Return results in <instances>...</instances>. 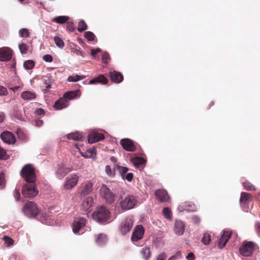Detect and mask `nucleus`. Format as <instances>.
I'll use <instances>...</instances> for the list:
<instances>
[{"mask_svg":"<svg viewBox=\"0 0 260 260\" xmlns=\"http://www.w3.org/2000/svg\"><path fill=\"white\" fill-rule=\"evenodd\" d=\"M5 119V115L4 113H0V123L4 121Z\"/></svg>","mask_w":260,"mask_h":260,"instance_id":"62","label":"nucleus"},{"mask_svg":"<svg viewBox=\"0 0 260 260\" xmlns=\"http://www.w3.org/2000/svg\"><path fill=\"white\" fill-rule=\"evenodd\" d=\"M134 166L138 168H143L146 163V160L143 157H136L132 159Z\"/></svg>","mask_w":260,"mask_h":260,"instance_id":"24","label":"nucleus"},{"mask_svg":"<svg viewBox=\"0 0 260 260\" xmlns=\"http://www.w3.org/2000/svg\"><path fill=\"white\" fill-rule=\"evenodd\" d=\"M67 138L69 140H73L75 141L80 140L82 138V135L79 132H75L74 133H71L67 136Z\"/></svg>","mask_w":260,"mask_h":260,"instance_id":"30","label":"nucleus"},{"mask_svg":"<svg viewBox=\"0 0 260 260\" xmlns=\"http://www.w3.org/2000/svg\"><path fill=\"white\" fill-rule=\"evenodd\" d=\"M101 49L98 48L95 49H91V55L93 57V58H95V55L99 52H101Z\"/></svg>","mask_w":260,"mask_h":260,"instance_id":"55","label":"nucleus"},{"mask_svg":"<svg viewBox=\"0 0 260 260\" xmlns=\"http://www.w3.org/2000/svg\"><path fill=\"white\" fill-rule=\"evenodd\" d=\"M107 240L106 235L103 234H99L96 239V242L100 245L104 244L106 242Z\"/></svg>","mask_w":260,"mask_h":260,"instance_id":"36","label":"nucleus"},{"mask_svg":"<svg viewBox=\"0 0 260 260\" xmlns=\"http://www.w3.org/2000/svg\"><path fill=\"white\" fill-rule=\"evenodd\" d=\"M93 204V199L91 197L86 198L81 204V209L84 211H87Z\"/></svg>","mask_w":260,"mask_h":260,"instance_id":"25","label":"nucleus"},{"mask_svg":"<svg viewBox=\"0 0 260 260\" xmlns=\"http://www.w3.org/2000/svg\"><path fill=\"white\" fill-rule=\"evenodd\" d=\"M35 183L25 184L23 186L22 193L25 198H34L38 194V191L36 189Z\"/></svg>","mask_w":260,"mask_h":260,"instance_id":"6","label":"nucleus"},{"mask_svg":"<svg viewBox=\"0 0 260 260\" xmlns=\"http://www.w3.org/2000/svg\"><path fill=\"white\" fill-rule=\"evenodd\" d=\"M72 171V167H66L64 165H60L58 166L57 170L55 172L56 177L59 179H62L67 174Z\"/></svg>","mask_w":260,"mask_h":260,"instance_id":"15","label":"nucleus"},{"mask_svg":"<svg viewBox=\"0 0 260 260\" xmlns=\"http://www.w3.org/2000/svg\"><path fill=\"white\" fill-rule=\"evenodd\" d=\"M141 253L145 260H148L151 256V251L149 247H144L141 250Z\"/></svg>","mask_w":260,"mask_h":260,"instance_id":"31","label":"nucleus"},{"mask_svg":"<svg viewBox=\"0 0 260 260\" xmlns=\"http://www.w3.org/2000/svg\"><path fill=\"white\" fill-rule=\"evenodd\" d=\"M201 241L204 245H208L211 241V237L209 234L205 233L203 235Z\"/></svg>","mask_w":260,"mask_h":260,"instance_id":"39","label":"nucleus"},{"mask_svg":"<svg viewBox=\"0 0 260 260\" xmlns=\"http://www.w3.org/2000/svg\"><path fill=\"white\" fill-rule=\"evenodd\" d=\"M7 94V89L4 86H0V95H6Z\"/></svg>","mask_w":260,"mask_h":260,"instance_id":"54","label":"nucleus"},{"mask_svg":"<svg viewBox=\"0 0 260 260\" xmlns=\"http://www.w3.org/2000/svg\"><path fill=\"white\" fill-rule=\"evenodd\" d=\"M115 168H116L114 167V168L111 169L110 166L107 165L105 167V172L108 176L110 177H114L115 175Z\"/></svg>","mask_w":260,"mask_h":260,"instance_id":"38","label":"nucleus"},{"mask_svg":"<svg viewBox=\"0 0 260 260\" xmlns=\"http://www.w3.org/2000/svg\"><path fill=\"white\" fill-rule=\"evenodd\" d=\"M43 59L44 61L48 62H51L53 61V58L50 54H46L43 56Z\"/></svg>","mask_w":260,"mask_h":260,"instance_id":"50","label":"nucleus"},{"mask_svg":"<svg viewBox=\"0 0 260 260\" xmlns=\"http://www.w3.org/2000/svg\"><path fill=\"white\" fill-rule=\"evenodd\" d=\"M78 176L75 174L72 175L70 177H67L63 185L64 188L67 190L72 188L76 185L78 181Z\"/></svg>","mask_w":260,"mask_h":260,"instance_id":"12","label":"nucleus"},{"mask_svg":"<svg viewBox=\"0 0 260 260\" xmlns=\"http://www.w3.org/2000/svg\"><path fill=\"white\" fill-rule=\"evenodd\" d=\"M21 97L24 100H30L36 99V94L35 92L26 91L22 92Z\"/></svg>","mask_w":260,"mask_h":260,"instance_id":"28","label":"nucleus"},{"mask_svg":"<svg viewBox=\"0 0 260 260\" xmlns=\"http://www.w3.org/2000/svg\"><path fill=\"white\" fill-rule=\"evenodd\" d=\"M133 226V220L129 217H127L120 223L119 227L120 232L122 235H125L131 231Z\"/></svg>","mask_w":260,"mask_h":260,"instance_id":"7","label":"nucleus"},{"mask_svg":"<svg viewBox=\"0 0 260 260\" xmlns=\"http://www.w3.org/2000/svg\"><path fill=\"white\" fill-rule=\"evenodd\" d=\"M44 86H42V91L44 93L48 92L51 87L53 82V78L51 76H46L42 80Z\"/></svg>","mask_w":260,"mask_h":260,"instance_id":"19","label":"nucleus"},{"mask_svg":"<svg viewBox=\"0 0 260 260\" xmlns=\"http://www.w3.org/2000/svg\"><path fill=\"white\" fill-rule=\"evenodd\" d=\"M255 244L252 242H245L243 245L240 247V253L245 256H249L252 253L254 250Z\"/></svg>","mask_w":260,"mask_h":260,"instance_id":"8","label":"nucleus"},{"mask_svg":"<svg viewBox=\"0 0 260 260\" xmlns=\"http://www.w3.org/2000/svg\"><path fill=\"white\" fill-rule=\"evenodd\" d=\"M92 184L88 182L85 184L81 190V194L82 195H86L89 194L92 190Z\"/></svg>","mask_w":260,"mask_h":260,"instance_id":"29","label":"nucleus"},{"mask_svg":"<svg viewBox=\"0 0 260 260\" xmlns=\"http://www.w3.org/2000/svg\"><path fill=\"white\" fill-rule=\"evenodd\" d=\"M36 125L37 126H41L43 124V121L39 119H36L35 120Z\"/></svg>","mask_w":260,"mask_h":260,"instance_id":"59","label":"nucleus"},{"mask_svg":"<svg viewBox=\"0 0 260 260\" xmlns=\"http://www.w3.org/2000/svg\"><path fill=\"white\" fill-rule=\"evenodd\" d=\"M86 223V220L83 217H76L73 223V231L75 233L82 232L83 229Z\"/></svg>","mask_w":260,"mask_h":260,"instance_id":"9","label":"nucleus"},{"mask_svg":"<svg viewBox=\"0 0 260 260\" xmlns=\"http://www.w3.org/2000/svg\"><path fill=\"white\" fill-rule=\"evenodd\" d=\"M22 211L26 216L33 218L36 217L40 212L37 205L33 202L26 203L24 205Z\"/></svg>","mask_w":260,"mask_h":260,"instance_id":"3","label":"nucleus"},{"mask_svg":"<svg viewBox=\"0 0 260 260\" xmlns=\"http://www.w3.org/2000/svg\"><path fill=\"white\" fill-rule=\"evenodd\" d=\"M105 138L104 135L102 133L93 132L88 136V141L89 143H94Z\"/></svg>","mask_w":260,"mask_h":260,"instance_id":"17","label":"nucleus"},{"mask_svg":"<svg viewBox=\"0 0 260 260\" xmlns=\"http://www.w3.org/2000/svg\"><path fill=\"white\" fill-rule=\"evenodd\" d=\"M120 144L122 148L129 152H134L136 149V145L131 139L127 138L122 139L120 141Z\"/></svg>","mask_w":260,"mask_h":260,"instance_id":"10","label":"nucleus"},{"mask_svg":"<svg viewBox=\"0 0 260 260\" xmlns=\"http://www.w3.org/2000/svg\"><path fill=\"white\" fill-rule=\"evenodd\" d=\"M19 48L21 54H25L27 53L28 47L26 44H20L19 45Z\"/></svg>","mask_w":260,"mask_h":260,"instance_id":"43","label":"nucleus"},{"mask_svg":"<svg viewBox=\"0 0 260 260\" xmlns=\"http://www.w3.org/2000/svg\"><path fill=\"white\" fill-rule=\"evenodd\" d=\"M144 229L141 225H137L134 229L131 237L133 241L137 242L143 238Z\"/></svg>","mask_w":260,"mask_h":260,"instance_id":"13","label":"nucleus"},{"mask_svg":"<svg viewBox=\"0 0 260 260\" xmlns=\"http://www.w3.org/2000/svg\"><path fill=\"white\" fill-rule=\"evenodd\" d=\"M192 219L195 223H199L200 222V218L197 216H192Z\"/></svg>","mask_w":260,"mask_h":260,"instance_id":"60","label":"nucleus"},{"mask_svg":"<svg viewBox=\"0 0 260 260\" xmlns=\"http://www.w3.org/2000/svg\"><path fill=\"white\" fill-rule=\"evenodd\" d=\"M35 65V62L32 60H27L24 61L23 63L24 68L25 70H31L32 69Z\"/></svg>","mask_w":260,"mask_h":260,"instance_id":"33","label":"nucleus"},{"mask_svg":"<svg viewBox=\"0 0 260 260\" xmlns=\"http://www.w3.org/2000/svg\"><path fill=\"white\" fill-rule=\"evenodd\" d=\"M85 38L89 41H94L95 38L94 34L91 31H86L84 34Z\"/></svg>","mask_w":260,"mask_h":260,"instance_id":"44","label":"nucleus"},{"mask_svg":"<svg viewBox=\"0 0 260 260\" xmlns=\"http://www.w3.org/2000/svg\"><path fill=\"white\" fill-rule=\"evenodd\" d=\"M109 74L111 80L115 83H120L123 80V75L119 72L113 71L109 72Z\"/></svg>","mask_w":260,"mask_h":260,"instance_id":"21","label":"nucleus"},{"mask_svg":"<svg viewBox=\"0 0 260 260\" xmlns=\"http://www.w3.org/2000/svg\"><path fill=\"white\" fill-rule=\"evenodd\" d=\"M68 101L63 98H60L55 102L54 107L56 110H60L68 106Z\"/></svg>","mask_w":260,"mask_h":260,"instance_id":"26","label":"nucleus"},{"mask_svg":"<svg viewBox=\"0 0 260 260\" xmlns=\"http://www.w3.org/2000/svg\"><path fill=\"white\" fill-rule=\"evenodd\" d=\"M19 36L22 38H28L30 36V33L28 29L22 28L19 31Z\"/></svg>","mask_w":260,"mask_h":260,"instance_id":"40","label":"nucleus"},{"mask_svg":"<svg viewBox=\"0 0 260 260\" xmlns=\"http://www.w3.org/2000/svg\"><path fill=\"white\" fill-rule=\"evenodd\" d=\"M67 28L70 32H73L75 30V26L73 22H68L67 23Z\"/></svg>","mask_w":260,"mask_h":260,"instance_id":"49","label":"nucleus"},{"mask_svg":"<svg viewBox=\"0 0 260 260\" xmlns=\"http://www.w3.org/2000/svg\"><path fill=\"white\" fill-rule=\"evenodd\" d=\"M5 179L4 174L3 173H0V185L3 186L5 184Z\"/></svg>","mask_w":260,"mask_h":260,"instance_id":"57","label":"nucleus"},{"mask_svg":"<svg viewBox=\"0 0 260 260\" xmlns=\"http://www.w3.org/2000/svg\"><path fill=\"white\" fill-rule=\"evenodd\" d=\"M133 174L132 173H127L126 175L124 176V178L123 179H126L127 181L131 182L133 178Z\"/></svg>","mask_w":260,"mask_h":260,"instance_id":"52","label":"nucleus"},{"mask_svg":"<svg viewBox=\"0 0 260 260\" xmlns=\"http://www.w3.org/2000/svg\"><path fill=\"white\" fill-rule=\"evenodd\" d=\"M162 213L164 216L169 219H171L172 216V213L171 210L168 208H165L162 210Z\"/></svg>","mask_w":260,"mask_h":260,"instance_id":"47","label":"nucleus"},{"mask_svg":"<svg viewBox=\"0 0 260 260\" xmlns=\"http://www.w3.org/2000/svg\"><path fill=\"white\" fill-rule=\"evenodd\" d=\"M110 159L113 164H115L117 162V158L114 156H111Z\"/></svg>","mask_w":260,"mask_h":260,"instance_id":"63","label":"nucleus"},{"mask_svg":"<svg viewBox=\"0 0 260 260\" xmlns=\"http://www.w3.org/2000/svg\"><path fill=\"white\" fill-rule=\"evenodd\" d=\"M137 200L134 196L128 195L120 201V212L125 211L133 208L136 205Z\"/></svg>","mask_w":260,"mask_h":260,"instance_id":"4","label":"nucleus"},{"mask_svg":"<svg viewBox=\"0 0 260 260\" xmlns=\"http://www.w3.org/2000/svg\"><path fill=\"white\" fill-rule=\"evenodd\" d=\"M167 258L166 254L165 252H162L159 254L156 257V260H166Z\"/></svg>","mask_w":260,"mask_h":260,"instance_id":"56","label":"nucleus"},{"mask_svg":"<svg viewBox=\"0 0 260 260\" xmlns=\"http://www.w3.org/2000/svg\"><path fill=\"white\" fill-rule=\"evenodd\" d=\"M243 185L245 189L247 190H255L254 186L248 181H246L243 183Z\"/></svg>","mask_w":260,"mask_h":260,"instance_id":"42","label":"nucleus"},{"mask_svg":"<svg viewBox=\"0 0 260 260\" xmlns=\"http://www.w3.org/2000/svg\"><path fill=\"white\" fill-rule=\"evenodd\" d=\"M2 239L5 241V243L7 246H11L14 243L13 240L7 236H4Z\"/></svg>","mask_w":260,"mask_h":260,"instance_id":"46","label":"nucleus"},{"mask_svg":"<svg viewBox=\"0 0 260 260\" xmlns=\"http://www.w3.org/2000/svg\"><path fill=\"white\" fill-rule=\"evenodd\" d=\"M252 199L253 198L251 194L245 192H242L240 198L241 206L243 207V208L247 209L248 208L249 203L252 200Z\"/></svg>","mask_w":260,"mask_h":260,"instance_id":"14","label":"nucleus"},{"mask_svg":"<svg viewBox=\"0 0 260 260\" xmlns=\"http://www.w3.org/2000/svg\"><path fill=\"white\" fill-rule=\"evenodd\" d=\"M35 113L38 115H44L45 112L42 108H38L35 111Z\"/></svg>","mask_w":260,"mask_h":260,"instance_id":"53","label":"nucleus"},{"mask_svg":"<svg viewBox=\"0 0 260 260\" xmlns=\"http://www.w3.org/2000/svg\"><path fill=\"white\" fill-rule=\"evenodd\" d=\"M100 193L107 203L111 204L114 202L115 195L106 185H102L101 187Z\"/></svg>","mask_w":260,"mask_h":260,"instance_id":"5","label":"nucleus"},{"mask_svg":"<svg viewBox=\"0 0 260 260\" xmlns=\"http://www.w3.org/2000/svg\"><path fill=\"white\" fill-rule=\"evenodd\" d=\"M87 29V25L84 20H81L78 23L77 30L79 32H82Z\"/></svg>","mask_w":260,"mask_h":260,"instance_id":"37","label":"nucleus"},{"mask_svg":"<svg viewBox=\"0 0 260 260\" xmlns=\"http://www.w3.org/2000/svg\"><path fill=\"white\" fill-rule=\"evenodd\" d=\"M155 196L161 202H167L169 199L168 192L164 189H157L155 191Z\"/></svg>","mask_w":260,"mask_h":260,"instance_id":"22","label":"nucleus"},{"mask_svg":"<svg viewBox=\"0 0 260 260\" xmlns=\"http://www.w3.org/2000/svg\"><path fill=\"white\" fill-rule=\"evenodd\" d=\"M115 167L116 168L122 178H124L125 174L128 171V169L127 167H122L119 165H115Z\"/></svg>","mask_w":260,"mask_h":260,"instance_id":"32","label":"nucleus"},{"mask_svg":"<svg viewBox=\"0 0 260 260\" xmlns=\"http://www.w3.org/2000/svg\"><path fill=\"white\" fill-rule=\"evenodd\" d=\"M79 94V90L68 91L64 94L63 96L66 100L68 101V100H73L75 98L80 96Z\"/></svg>","mask_w":260,"mask_h":260,"instance_id":"27","label":"nucleus"},{"mask_svg":"<svg viewBox=\"0 0 260 260\" xmlns=\"http://www.w3.org/2000/svg\"><path fill=\"white\" fill-rule=\"evenodd\" d=\"M186 258L188 260H194L195 257L194 254L192 252L189 253L186 256Z\"/></svg>","mask_w":260,"mask_h":260,"instance_id":"58","label":"nucleus"},{"mask_svg":"<svg viewBox=\"0 0 260 260\" xmlns=\"http://www.w3.org/2000/svg\"><path fill=\"white\" fill-rule=\"evenodd\" d=\"M110 216L109 210L104 206H100L92 213L94 220L99 222H104L107 221Z\"/></svg>","mask_w":260,"mask_h":260,"instance_id":"2","label":"nucleus"},{"mask_svg":"<svg viewBox=\"0 0 260 260\" xmlns=\"http://www.w3.org/2000/svg\"><path fill=\"white\" fill-rule=\"evenodd\" d=\"M108 80L107 78L103 75H100L96 77H94L89 81V84H97L100 83L102 84H107Z\"/></svg>","mask_w":260,"mask_h":260,"instance_id":"23","label":"nucleus"},{"mask_svg":"<svg viewBox=\"0 0 260 260\" xmlns=\"http://www.w3.org/2000/svg\"><path fill=\"white\" fill-rule=\"evenodd\" d=\"M54 41L56 45L59 48H63L64 46V43L62 40L59 37L55 36L54 37Z\"/></svg>","mask_w":260,"mask_h":260,"instance_id":"41","label":"nucleus"},{"mask_svg":"<svg viewBox=\"0 0 260 260\" xmlns=\"http://www.w3.org/2000/svg\"><path fill=\"white\" fill-rule=\"evenodd\" d=\"M231 236V232L229 231H223L222 235L219 239L218 246L222 248L226 244Z\"/></svg>","mask_w":260,"mask_h":260,"instance_id":"20","label":"nucleus"},{"mask_svg":"<svg viewBox=\"0 0 260 260\" xmlns=\"http://www.w3.org/2000/svg\"><path fill=\"white\" fill-rule=\"evenodd\" d=\"M19 87H19V86H14V87H12V88H11L10 89H11L12 90H13V91H17V90L19 88Z\"/></svg>","mask_w":260,"mask_h":260,"instance_id":"64","label":"nucleus"},{"mask_svg":"<svg viewBox=\"0 0 260 260\" xmlns=\"http://www.w3.org/2000/svg\"><path fill=\"white\" fill-rule=\"evenodd\" d=\"M12 57V51L8 47L0 48V60L6 61L9 60Z\"/></svg>","mask_w":260,"mask_h":260,"instance_id":"16","label":"nucleus"},{"mask_svg":"<svg viewBox=\"0 0 260 260\" xmlns=\"http://www.w3.org/2000/svg\"><path fill=\"white\" fill-rule=\"evenodd\" d=\"M0 137L5 143L8 144H14L16 141L15 135L9 131L3 132Z\"/></svg>","mask_w":260,"mask_h":260,"instance_id":"11","label":"nucleus"},{"mask_svg":"<svg viewBox=\"0 0 260 260\" xmlns=\"http://www.w3.org/2000/svg\"><path fill=\"white\" fill-rule=\"evenodd\" d=\"M102 61L104 63H107L110 59L109 54L107 52L104 53L102 55Z\"/></svg>","mask_w":260,"mask_h":260,"instance_id":"48","label":"nucleus"},{"mask_svg":"<svg viewBox=\"0 0 260 260\" xmlns=\"http://www.w3.org/2000/svg\"><path fill=\"white\" fill-rule=\"evenodd\" d=\"M9 158V155L7 153L6 150L0 147V160H7Z\"/></svg>","mask_w":260,"mask_h":260,"instance_id":"45","label":"nucleus"},{"mask_svg":"<svg viewBox=\"0 0 260 260\" xmlns=\"http://www.w3.org/2000/svg\"><path fill=\"white\" fill-rule=\"evenodd\" d=\"M254 228L257 235L260 237V222L255 223Z\"/></svg>","mask_w":260,"mask_h":260,"instance_id":"51","label":"nucleus"},{"mask_svg":"<svg viewBox=\"0 0 260 260\" xmlns=\"http://www.w3.org/2000/svg\"><path fill=\"white\" fill-rule=\"evenodd\" d=\"M76 54L78 55H81L82 56H84V55H83V52L80 50H76Z\"/></svg>","mask_w":260,"mask_h":260,"instance_id":"61","label":"nucleus"},{"mask_svg":"<svg viewBox=\"0 0 260 260\" xmlns=\"http://www.w3.org/2000/svg\"><path fill=\"white\" fill-rule=\"evenodd\" d=\"M69 19V17L66 16H58L53 19V21L59 23L63 24L67 22Z\"/></svg>","mask_w":260,"mask_h":260,"instance_id":"34","label":"nucleus"},{"mask_svg":"<svg viewBox=\"0 0 260 260\" xmlns=\"http://www.w3.org/2000/svg\"><path fill=\"white\" fill-rule=\"evenodd\" d=\"M185 230V224L180 220H176L174 223V231L175 233L181 236L183 234Z\"/></svg>","mask_w":260,"mask_h":260,"instance_id":"18","label":"nucleus"},{"mask_svg":"<svg viewBox=\"0 0 260 260\" xmlns=\"http://www.w3.org/2000/svg\"><path fill=\"white\" fill-rule=\"evenodd\" d=\"M85 78V76L84 75H72L68 77V81L69 82H77Z\"/></svg>","mask_w":260,"mask_h":260,"instance_id":"35","label":"nucleus"},{"mask_svg":"<svg viewBox=\"0 0 260 260\" xmlns=\"http://www.w3.org/2000/svg\"><path fill=\"white\" fill-rule=\"evenodd\" d=\"M35 170L30 164L25 165L20 171V175L28 183H34L36 180Z\"/></svg>","mask_w":260,"mask_h":260,"instance_id":"1","label":"nucleus"}]
</instances>
